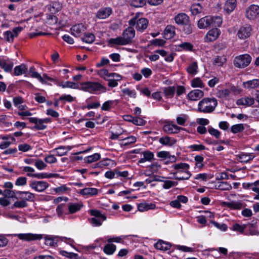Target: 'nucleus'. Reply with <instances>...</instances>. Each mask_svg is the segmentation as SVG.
Segmentation results:
<instances>
[{"instance_id": "f257e3e1", "label": "nucleus", "mask_w": 259, "mask_h": 259, "mask_svg": "<svg viewBox=\"0 0 259 259\" xmlns=\"http://www.w3.org/2000/svg\"><path fill=\"white\" fill-rule=\"evenodd\" d=\"M171 168L176 170L173 172V175L175 176V179L178 180H188L192 176L190 171L188 170L190 165L186 163H175L171 165Z\"/></svg>"}, {"instance_id": "f03ea898", "label": "nucleus", "mask_w": 259, "mask_h": 259, "mask_svg": "<svg viewBox=\"0 0 259 259\" xmlns=\"http://www.w3.org/2000/svg\"><path fill=\"white\" fill-rule=\"evenodd\" d=\"M218 105V102L214 98H205L198 104L197 111L203 113H210L213 112Z\"/></svg>"}, {"instance_id": "7ed1b4c3", "label": "nucleus", "mask_w": 259, "mask_h": 259, "mask_svg": "<svg viewBox=\"0 0 259 259\" xmlns=\"http://www.w3.org/2000/svg\"><path fill=\"white\" fill-rule=\"evenodd\" d=\"M223 19L220 16H206L198 21V27L200 29H205L208 27H220Z\"/></svg>"}, {"instance_id": "20e7f679", "label": "nucleus", "mask_w": 259, "mask_h": 259, "mask_svg": "<svg viewBox=\"0 0 259 259\" xmlns=\"http://www.w3.org/2000/svg\"><path fill=\"white\" fill-rule=\"evenodd\" d=\"M81 89L90 93H105L107 88L105 86L98 82L87 81L81 84Z\"/></svg>"}, {"instance_id": "39448f33", "label": "nucleus", "mask_w": 259, "mask_h": 259, "mask_svg": "<svg viewBox=\"0 0 259 259\" xmlns=\"http://www.w3.org/2000/svg\"><path fill=\"white\" fill-rule=\"evenodd\" d=\"M128 24L131 26L136 25V28L138 31H143L147 28L148 21L145 18L138 19V17L136 16L129 20Z\"/></svg>"}, {"instance_id": "423d86ee", "label": "nucleus", "mask_w": 259, "mask_h": 259, "mask_svg": "<svg viewBox=\"0 0 259 259\" xmlns=\"http://www.w3.org/2000/svg\"><path fill=\"white\" fill-rule=\"evenodd\" d=\"M90 214L94 217L90 219V222L93 226H100L102 224V222L106 220V217L104 214H102L101 211L98 210L91 209L90 210Z\"/></svg>"}, {"instance_id": "0eeeda50", "label": "nucleus", "mask_w": 259, "mask_h": 259, "mask_svg": "<svg viewBox=\"0 0 259 259\" xmlns=\"http://www.w3.org/2000/svg\"><path fill=\"white\" fill-rule=\"evenodd\" d=\"M251 61V57L247 54H243L236 56L234 60V64L235 67L239 68H243L248 66Z\"/></svg>"}, {"instance_id": "6e6552de", "label": "nucleus", "mask_w": 259, "mask_h": 259, "mask_svg": "<svg viewBox=\"0 0 259 259\" xmlns=\"http://www.w3.org/2000/svg\"><path fill=\"white\" fill-rule=\"evenodd\" d=\"M29 187L38 192L45 191L49 186L46 181L32 180L29 182Z\"/></svg>"}, {"instance_id": "1a4fd4ad", "label": "nucleus", "mask_w": 259, "mask_h": 259, "mask_svg": "<svg viewBox=\"0 0 259 259\" xmlns=\"http://www.w3.org/2000/svg\"><path fill=\"white\" fill-rule=\"evenodd\" d=\"M259 14V6L251 5L246 9V17L249 20H254Z\"/></svg>"}, {"instance_id": "9d476101", "label": "nucleus", "mask_w": 259, "mask_h": 259, "mask_svg": "<svg viewBox=\"0 0 259 259\" xmlns=\"http://www.w3.org/2000/svg\"><path fill=\"white\" fill-rule=\"evenodd\" d=\"M135 36V30L133 26H130L126 28L122 34V36L127 44H129L132 41L133 38Z\"/></svg>"}, {"instance_id": "9b49d317", "label": "nucleus", "mask_w": 259, "mask_h": 259, "mask_svg": "<svg viewBox=\"0 0 259 259\" xmlns=\"http://www.w3.org/2000/svg\"><path fill=\"white\" fill-rule=\"evenodd\" d=\"M16 236L20 239L28 241L40 240L42 238V235L32 233L18 234Z\"/></svg>"}, {"instance_id": "f8f14e48", "label": "nucleus", "mask_w": 259, "mask_h": 259, "mask_svg": "<svg viewBox=\"0 0 259 259\" xmlns=\"http://www.w3.org/2000/svg\"><path fill=\"white\" fill-rule=\"evenodd\" d=\"M14 63L11 59L1 58L0 59V67L4 69L6 72L12 71Z\"/></svg>"}, {"instance_id": "ddd939ff", "label": "nucleus", "mask_w": 259, "mask_h": 259, "mask_svg": "<svg viewBox=\"0 0 259 259\" xmlns=\"http://www.w3.org/2000/svg\"><path fill=\"white\" fill-rule=\"evenodd\" d=\"M112 13V9L110 7H105L100 9L96 13V17L100 19H106Z\"/></svg>"}, {"instance_id": "4468645a", "label": "nucleus", "mask_w": 259, "mask_h": 259, "mask_svg": "<svg viewBox=\"0 0 259 259\" xmlns=\"http://www.w3.org/2000/svg\"><path fill=\"white\" fill-rule=\"evenodd\" d=\"M28 119L30 122L35 124L32 129L44 130L47 127V125L45 124L44 122L42 121L41 119L37 118L36 117H30Z\"/></svg>"}, {"instance_id": "2eb2a0df", "label": "nucleus", "mask_w": 259, "mask_h": 259, "mask_svg": "<svg viewBox=\"0 0 259 259\" xmlns=\"http://www.w3.org/2000/svg\"><path fill=\"white\" fill-rule=\"evenodd\" d=\"M174 20L176 24L179 25H183L186 23L189 22V17L184 13H180L176 15L174 17Z\"/></svg>"}, {"instance_id": "dca6fc26", "label": "nucleus", "mask_w": 259, "mask_h": 259, "mask_svg": "<svg viewBox=\"0 0 259 259\" xmlns=\"http://www.w3.org/2000/svg\"><path fill=\"white\" fill-rule=\"evenodd\" d=\"M251 28L250 25H246L240 28L237 34L240 39H245L248 37L250 35Z\"/></svg>"}, {"instance_id": "f3484780", "label": "nucleus", "mask_w": 259, "mask_h": 259, "mask_svg": "<svg viewBox=\"0 0 259 259\" xmlns=\"http://www.w3.org/2000/svg\"><path fill=\"white\" fill-rule=\"evenodd\" d=\"M183 128L178 126L176 124H168L163 126V131L168 134H176L178 133Z\"/></svg>"}, {"instance_id": "a211bd4d", "label": "nucleus", "mask_w": 259, "mask_h": 259, "mask_svg": "<svg viewBox=\"0 0 259 259\" xmlns=\"http://www.w3.org/2000/svg\"><path fill=\"white\" fill-rule=\"evenodd\" d=\"M16 193L21 196L19 198L24 199L25 201H33L35 199V194L28 191H16Z\"/></svg>"}, {"instance_id": "6ab92c4d", "label": "nucleus", "mask_w": 259, "mask_h": 259, "mask_svg": "<svg viewBox=\"0 0 259 259\" xmlns=\"http://www.w3.org/2000/svg\"><path fill=\"white\" fill-rule=\"evenodd\" d=\"M247 226V228L248 230V232L245 231V235H256L259 234V232L256 230L257 228L256 222L254 223H248L245 224Z\"/></svg>"}, {"instance_id": "aec40b11", "label": "nucleus", "mask_w": 259, "mask_h": 259, "mask_svg": "<svg viewBox=\"0 0 259 259\" xmlns=\"http://www.w3.org/2000/svg\"><path fill=\"white\" fill-rule=\"evenodd\" d=\"M176 34V27L171 25H168L164 30V38L169 39L174 37Z\"/></svg>"}, {"instance_id": "412c9836", "label": "nucleus", "mask_w": 259, "mask_h": 259, "mask_svg": "<svg viewBox=\"0 0 259 259\" xmlns=\"http://www.w3.org/2000/svg\"><path fill=\"white\" fill-rule=\"evenodd\" d=\"M204 96V92L200 90H194L188 94V98L192 101H196Z\"/></svg>"}, {"instance_id": "4be33fe9", "label": "nucleus", "mask_w": 259, "mask_h": 259, "mask_svg": "<svg viewBox=\"0 0 259 259\" xmlns=\"http://www.w3.org/2000/svg\"><path fill=\"white\" fill-rule=\"evenodd\" d=\"M236 5V0H227L224 7V10L227 14H229L235 9Z\"/></svg>"}, {"instance_id": "5701e85b", "label": "nucleus", "mask_w": 259, "mask_h": 259, "mask_svg": "<svg viewBox=\"0 0 259 259\" xmlns=\"http://www.w3.org/2000/svg\"><path fill=\"white\" fill-rule=\"evenodd\" d=\"M254 103V99L251 97H245L240 98L236 101V104L239 106H247L252 105Z\"/></svg>"}, {"instance_id": "b1692460", "label": "nucleus", "mask_w": 259, "mask_h": 259, "mask_svg": "<svg viewBox=\"0 0 259 259\" xmlns=\"http://www.w3.org/2000/svg\"><path fill=\"white\" fill-rule=\"evenodd\" d=\"M84 30L85 27L82 24L75 25L71 28L72 34L75 37L79 36Z\"/></svg>"}, {"instance_id": "393cba45", "label": "nucleus", "mask_w": 259, "mask_h": 259, "mask_svg": "<svg viewBox=\"0 0 259 259\" xmlns=\"http://www.w3.org/2000/svg\"><path fill=\"white\" fill-rule=\"evenodd\" d=\"M220 31L217 28L210 30L207 33L206 37L209 41L215 40L219 36Z\"/></svg>"}, {"instance_id": "a878e982", "label": "nucleus", "mask_w": 259, "mask_h": 259, "mask_svg": "<svg viewBox=\"0 0 259 259\" xmlns=\"http://www.w3.org/2000/svg\"><path fill=\"white\" fill-rule=\"evenodd\" d=\"M98 190L95 188H85L80 190L79 194L83 196H94L98 194Z\"/></svg>"}, {"instance_id": "bb28decb", "label": "nucleus", "mask_w": 259, "mask_h": 259, "mask_svg": "<svg viewBox=\"0 0 259 259\" xmlns=\"http://www.w3.org/2000/svg\"><path fill=\"white\" fill-rule=\"evenodd\" d=\"M171 245L169 243L164 242L162 240H159L154 244V247L159 250H168L170 249Z\"/></svg>"}, {"instance_id": "cd10ccee", "label": "nucleus", "mask_w": 259, "mask_h": 259, "mask_svg": "<svg viewBox=\"0 0 259 259\" xmlns=\"http://www.w3.org/2000/svg\"><path fill=\"white\" fill-rule=\"evenodd\" d=\"M159 142L163 145L171 146L176 144V140L174 138L165 136L160 138L159 139Z\"/></svg>"}, {"instance_id": "c85d7f7f", "label": "nucleus", "mask_w": 259, "mask_h": 259, "mask_svg": "<svg viewBox=\"0 0 259 259\" xmlns=\"http://www.w3.org/2000/svg\"><path fill=\"white\" fill-rule=\"evenodd\" d=\"M247 228V226L245 224H240L239 223L233 224L230 229L232 231L239 232V233L243 234L244 235L245 230Z\"/></svg>"}, {"instance_id": "c756f323", "label": "nucleus", "mask_w": 259, "mask_h": 259, "mask_svg": "<svg viewBox=\"0 0 259 259\" xmlns=\"http://www.w3.org/2000/svg\"><path fill=\"white\" fill-rule=\"evenodd\" d=\"M155 204L152 203H141L138 205V209L139 211L143 212L149 209H153L155 208Z\"/></svg>"}, {"instance_id": "7c9ffc66", "label": "nucleus", "mask_w": 259, "mask_h": 259, "mask_svg": "<svg viewBox=\"0 0 259 259\" xmlns=\"http://www.w3.org/2000/svg\"><path fill=\"white\" fill-rule=\"evenodd\" d=\"M27 70V67L25 64H21L14 68L13 74L15 76H19L25 74Z\"/></svg>"}, {"instance_id": "2f4dec72", "label": "nucleus", "mask_w": 259, "mask_h": 259, "mask_svg": "<svg viewBox=\"0 0 259 259\" xmlns=\"http://www.w3.org/2000/svg\"><path fill=\"white\" fill-rule=\"evenodd\" d=\"M163 91L166 98H172L175 95L176 89L174 86H169L163 88Z\"/></svg>"}, {"instance_id": "473e14b6", "label": "nucleus", "mask_w": 259, "mask_h": 259, "mask_svg": "<svg viewBox=\"0 0 259 259\" xmlns=\"http://www.w3.org/2000/svg\"><path fill=\"white\" fill-rule=\"evenodd\" d=\"M110 44H114L116 45L123 46L127 45L122 36H119L116 38H110L109 41Z\"/></svg>"}, {"instance_id": "72a5a7b5", "label": "nucleus", "mask_w": 259, "mask_h": 259, "mask_svg": "<svg viewBox=\"0 0 259 259\" xmlns=\"http://www.w3.org/2000/svg\"><path fill=\"white\" fill-rule=\"evenodd\" d=\"M195 162V166L199 169H201L204 166L203 163L204 157L202 155H197L194 157Z\"/></svg>"}, {"instance_id": "f704fd0d", "label": "nucleus", "mask_w": 259, "mask_h": 259, "mask_svg": "<svg viewBox=\"0 0 259 259\" xmlns=\"http://www.w3.org/2000/svg\"><path fill=\"white\" fill-rule=\"evenodd\" d=\"M182 26V31L185 34L188 35L193 32L194 26L191 24L190 20L189 22L186 23Z\"/></svg>"}, {"instance_id": "c9c22d12", "label": "nucleus", "mask_w": 259, "mask_h": 259, "mask_svg": "<svg viewBox=\"0 0 259 259\" xmlns=\"http://www.w3.org/2000/svg\"><path fill=\"white\" fill-rule=\"evenodd\" d=\"M116 248V247L115 245L109 243L104 246L103 251L106 254L111 255L115 252Z\"/></svg>"}, {"instance_id": "e433bc0d", "label": "nucleus", "mask_w": 259, "mask_h": 259, "mask_svg": "<svg viewBox=\"0 0 259 259\" xmlns=\"http://www.w3.org/2000/svg\"><path fill=\"white\" fill-rule=\"evenodd\" d=\"M240 162L243 163H247L250 160H252L254 156L251 154H240L238 156Z\"/></svg>"}, {"instance_id": "4c0bfd02", "label": "nucleus", "mask_w": 259, "mask_h": 259, "mask_svg": "<svg viewBox=\"0 0 259 259\" xmlns=\"http://www.w3.org/2000/svg\"><path fill=\"white\" fill-rule=\"evenodd\" d=\"M59 86L63 88H68L73 89H79V85L78 83L69 81H67L64 83L62 82L59 83Z\"/></svg>"}, {"instance_id": "58836bf2", "label": "nucleus", "mask_w": 259, "mask_h": 259, "mask_svg": "<svg viewBox=\"0 0 259 259\" xmlns=\"http://www.w3.org/2000/svg\"><path fill=\"white\" fill-rule=\"evenodd\" d=\"M81 206L82 205L78 203H69L68 205L69 213L72 214L79 211Z\"/></svg>"}, {"instance_id": "ea45409f", "label": "nucleus", "mask_w": 259, "mask_h": 259, "mask_svg": "<svg viewBox=\"0 0 259 259\" xmlns=\"http://www.w3.org/2000/svg\"><path fill=\"white\" fill-rule=\"evenodd\" d=\"M245 88L254 89L259 85V79H255L247 81L244 83Z\"/></svg>"}, {"instance_id": "a19ab883", "label": "nucleus", "mask_w": 259, "mask_h": 259, "mask_svg": "<svg viewBox=\"0 0 259 259\" xmlns=\"http://www.w3.org/2000/svg\"><path fill=\"white\" fill-rule=\"evenodd\" d=\"M187 72L192 75H195L198 72V65L196 62L190 64L187 68Z\"/></svg>"}, {"instance_id": "79ce46f5", "label": "nucleus", "mask_w": 259, "mask_h": 259, "mask_svg": "<svg viewBox=\"0 0 259 259\" xmlns=\"http://www.w3.org/2000/svg\"><path fill=\"white\" fill-rule=\"evenodd\" d=\"M95 39V35L92 33H88L84 34V36L81 38V40L86 43L92 44Z\"/></svg>"}, {"instance_id": "37998d69", "label": "nucleus", "mask_w": 259, "mask_h": 259, "mask_svg": "<svg viewBox=\"0 0 259 259\" xmlns=\"http://www.w3.org/2000/svg\"><path fill=\"white\" fill-rule=\"evenodd\" d=\"M123 142L122 143H120L121 146H127L131 144L135 143L137 139L134 136H130L126 138H125L122 140Z\"/></svg>"}, {"instance_id": "c03bdc74", "label": "nucleus", "mask_w": 259, "mask_h": 259, "mask_svg": "<svg viewBox=\"0 0 259 259\" xmlns=\"http://www.w3.org/2000/svg\"><path fill=\"white\" fill-rule=\"evenodd\" d=\"M57 237H53L52 236H47L45 237V244L51 246H55L57 245V241L55 239Z\"/></svg>"}, {"instance_id": "a18cd8bd", "label": "nucleus", "mask_w": 259, "mask_h": 259, "mask_svg": "<svg viewBox=\"0 0 259 259\" xmlns=\"http://www.w3.org/2000/svg\"><path fill=\"white\" fill-rule=\"evenodd\" d=\"M146 4V0H130V4L135 8H140L144 6Z\"/></svg>"}, {"instance_id": "49530a36", "label": "nucleus", "mask_w": 259, "mask_h": 259, "mask_svg": "<svg viewBox=\"0 0 259 259\" xmlns=\"http://www.w3.org/2000/svg\"><path fill=\"white\" fill-rule=\"evenodd\" d=\"M232 186L227 182H219L218 189L222 191H229L232 189Z\"/></svg>"}, {"instance_id": "de8ad7c7", "label": "nucleus", "mask_w": 259, "mask_h": 259, "mask_svg": "<svg viewBox=\"0 0 259 259\" xmlns=\"http://www.w3.org/2000/svg\"><path fill=\"white\" fill-rule=\"evenodd\" d=\"M231 93L229 89L219 90L217 92V96L221 99H224L228 97Z\"/></svg>"}, {"instance_id": "09e8293b", "label": "nucleus", "mask_w": 259, "mask_h": 259, "mask_svg": "<svg viewBox=\"0 0 259 259\" xmlns=\"http://www.w3.org/2000/svg\"><path fill=\"white\" fill-rule=\"evenodd\" d=\"M190 11L193 15H196L202 12V8L199 4H193L190 8Z\"/></svg>"}, {"instance_id": "8fccbe9b", "label": "nucleus", "mask_w": 259, "mask_h": 259, "mask_svg": "<svg viewBox=\"0 0 259 259\" xmlns=\"http://www.w3.org/2000/svg\"><path fill=\"white\" fill-rule=\"evenodd\" d=\"M244 129L243 124H236L231 127V132L233 134H237L243 131Z\"/></svg>"}, {"instance_id": "3c124183", "label": "nucleus", "mask_w": 259, "mask_h": 259, "mask_svg": "<svg viewBox=\"0 0 259 259\" xmlns=\"http://www.w3.org/2000/svg\"><path fill=\"white\" fill-rule=\"evenodd\" d=\"M226 204L228 207L235 209H240L242 207V204L239 201L226 202Z\"/></svg>"}, {"instance_id": "603ef678", "label": "nucleus", "mask_w": 259, "mask_h": 259, "mask_svg": "<svg viewBox=\"0 0 259 259\" xmlns=\"http://www.w3.org/2000/svg\"><path fill=\"white\" fill-rule=\"evenodd\" d=\"M191 86L193 88H203L204 83L199 77H196L192 80Z\"/></svg>"}, {"instance_id": "864d4df0", "label": "nucleus", "mask_w": 259, "mask_h": 259, "mask_svg": "<svg viewBox=\"0 0 259 259\" xmlns=\"http://www.w3.org/2000/svg\"><path fill=\"white\" fill-rule=\"evenodd\" d=\"M100 158V154L96 153L93 155L87 156L84 160L88 163H92L99 160Z\"/></svg>"}, {"instance_id": "5fc2aeb1", "label": "nucleus", "mask_w": 259, "mask_h": 259, "mask_svg": "<svg viewBox=\"0 0 259 259\" xmlns=\"http://www.w3.org/2000/svg\"><path fill=\"white\" fill-rule=\"evenodd\" d=\"M97 74L102 78L105 80H108V78H110L108 70L106 69H102L97 71Z\"/></svg>"}, {"instance_id": "6e6d98bb", "label": "nucleus", "mask_w": 259, "mask_h": 259, "mask_svg": "<svg viewBox=\"0 0 259 259\" xmlns=\"http://www.w3.org/2000/svg\"><path fill=\"white\" fill-rule=\"evenodd\" d=\"M188 149L192 151H200L206 149L204 145L202 144H194L188 146Z\"/></svg>"}, {"instance_id": "4d7b16f0", "label": "nucleus", "mask_w": 259, "mask_h": 259, "mask_svg": "<svg viewBox=\"0 0 259 259\" xmlns=\"http://www.w3.org/2000/svg\"><path fill=\"white\" fill-rule=\"evenodd\" d=\"M53 152H55L56 154L59 156H62L67 154V150H65L64 146H61L53 150Z\"/></svg>"}, {"instance_id": "13d9d810", "label": "nucleus", "mask_w": 259, "mask_h": 259, "mask_svg": "<svg viewBox=\"0 0 259 259\" xmlns=\"http://www.w3.org/2000/svg\"><path fill=\"white\" fill-rule=\"evenodd\" d=\"M4 36L5 40L9 42H13L14 41V36L13 35V33L10 31L8 30L4 32Z\"/></svg>"}, {"instance_id": "bf43d9fd", "label": "nucleus", "mask_w": 259, "mask_h": 259, "mask_svg": "<svg viewBox=\"0 0 259 259\" xmlns=\"http://www.w3.org/2000/svg\"><path fill=\"white\" fill-rule=\"evenodd\" d=\"M30 75L33 78L37 79L42 84H49L47 81L44 79V77H42L40 74L36 71L33 72Z\"/></svg>"}, {"instance_id": "052dcab7", "label": "nucleus", "mask_w": 259, "mask_h": 259, "mask_svg": "<svg viewBox=\"0 0 259 259\" xmlns=\"http://www.w3.org/2000/svg\"><path fill=\"white\" fill-rule=\"evenodd\" d=\"M27 206V202L23 199L21 201H17L14 204L11 206L12 209H14L15 207L17 208H23Z\"/></svg>"}, {"instance_id": "680f3d73", "label": "nucleus", "mask_w": 259, "mask_h": 259, "mask_svg": "<svg viewBox=\"0 0 259 259\" xmlns=\"http://www.w3.org/2000/svg\"><path fill=\"white\" fill-rule=\"evenodd\" d=\"M150 44L153 46L162 47L163 46L166 41L162 39H154L150 40Z\"/></svg>"}, {"instance_id": "e2e57ef3", "label": "nucleus", "mask_w": 259, "mask_h": 259, "mask_svg": "<svg viewBox=\"0 0 259 259\" xmlns=\"http://www.w3.org/2000/svg\"><path fill=\"white\" fill-rule=\"evenodd\" d=\"M122 92L125 94L128 95L129 97L133 98H136L137 96V93L135 90H131L128 88H125L122 90Z\"/></svg>"}, {"instance_id": "0e129e2a", "label": "nucleus", "mask_w": 259, "mask_h": 259, "mask_svg": "<svg viewBox=\"0 0 259 259\" xmlns=\"http://www.w3.org/2000/svg\"><path fill=\"white\" fill-rule=\"evenodd\" d=\"M178 185V182L176 181H172L170 180H167L164 181L163 185V188L165 189H168L172 187L176 186Z\"/></svg>"}, {"instance_id": "69168bd1", "label": "nucleus", "mask_w": 259, "mask_h": 259, "mask_svg": "<svg viewBox=\"0 0 259 259\" xmlns=\"http://www.w3.org/2000/svg\"><path fill=\"white\" fill-rule=\"evenodd\" d=\"M27 179L25 177H19L15 181V185L18 186H23L26 185Z\"/></svg>"}, {"instance_id": "338daca9", "label": "nucleus", "mask_w": 259, "mask_h": 259, "mask_svg": "<svg viewBox=\"0 0 259 259\" xmlns=\"http://www.w3.org/2000/svg\"><path fill=\"white\" fill-rule=\"evenodd\" d=\"M114 103V101L108 100L103 103L101 107V109L104 111H109Z\"/></svg>"}, {"instance_id": "774afa93", "label": "nucleus", "mask_w": 259, "mask_h": 259, "mask_svg": "<svg viewBox=\"0 0 259 259\" xmlns=\"http://www.w3.org/2000/svg\"><path fill=\"white\" fill-rule=\"evenodd\" d=\"M226 61V59L224 56H217L215 58L214 62L218 66H222Z\"/></svg>"}]
</instances>
